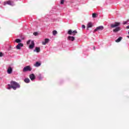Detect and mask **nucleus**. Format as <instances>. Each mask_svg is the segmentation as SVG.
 Listing matches in <instances>:
<instances>
[{
    "label": "nucleus",
    "mask_w": 129,
    "mask_h": 129,
    "mask_svg": "<svg viewBox=\"0 0 129 129\" xmlns=\"http://www.w3.org/2000/svg\"><path fill=\"white\" fill-rule=\"evenodd\" d=\"M15 42H16V43H18L19 44H20V43H21V42H22V40H21L20 39H16L15 40Z\"/></svg>",
    "instance_id": "obj_18"
},
{
    "label": "nucleus",
    "mask_w": 129,
    "mask_h": 129,
    "mask_svg": "<svg viewBox=\"0 0 129 129\" xmlns=\"http://www.w3.org/2000/svg\"><path fill=\"white\" fill-rule=\"evenodd\" d=\"M104 29V27L103 26H100L99 27H97L94 30V33H95V32H97V31H102Z\"/></svg>",
    "instance_id": "obj_6"
},
{
    "label": "nucleus",
    "mask_w": 129,
    "mask_h": 129,
    "mask_svg": "<svg viewBox=\"0 0 129 129\" xmlns=\"http://www.w3.org/2000/svg\"><path fill=\"white\" fill-rule=\"evenodd\" d=\"M6 5H9V6H14V1H9L7 2H5L4 3V5L6 6Z\"/></svg>",
    "instance_id": "obj_5"
},
{
    "label": "nucleus",
    "mask_w": 129,
    "mask_h": 129,
    "mask_svg": "<svg viewBox=\"0 0 129 129\" xmlns=\"http://www.w3.org/2000/svg\"><path fill=\"white\" fill-rule=\"evenodd\" d=\"M120 25V22H115L113 24H111V28H115L117 27L115 29L113 30V31L114 33H117V32L120 31V28L118 27V26Z\"/></svg>",
    "instance_id": "obj_2"
},
{
    "label": "nucleus",
    "mask_w": 129,
    "mask_h": 129,
    "mask_svg": "<svg viewBox=\"0 0 129 129\" xmlns=\"http://www.w3.org/2000/svg\"><path fill=\"white\" fill-rule=\"evenodd\" d=\"M61 5H63L64 4V0H61L60 2Z\"/></svg>",
    "instance_id": "obj_23"
},
{
    "label": "nucleus",
    "mask_w": 129,
    "mask_h": 129,
    "mask_svg": "<svg viewBox=\"0 0 129 129\" xmlns=\"http://www.w3.org/2000/svg\"><path fill=\"white\" fill-rule=\"evenodd\" d=\"M41 51L40 47H36L35 49L34 50V52H36V53H39Z\"/></svg>",
    "instance_id": "obj_13"
},
{
    "label": "nucleus",
    "mask_w": 129,
    "mask_h": 129,
    "mask_svg": "<svg viewBox=\"0 0 129 129\" xmlns=\"http://www.w3.org/2000/svg\"><path fill=\"white\" fill-rule=\"evenodd\" d=\"M68 34L69 35H73V36H75V35L77 34V30L72 31L71 30H69L68 31Z\"/></svg>",
    "instance_id": "obj_4"
},
{
    "label": "nucleus",
    "mask_w": 129,
    "mask_h": 129,
    "mask_svg": "<svg viewBox=\"0 0 129 129\" xmlns=\"http://www.w3.org/2000/svg\"><path fill=\"white\" fill-rule=\"evenodd\" d=\"M93 26V24L92 23V22H89L87 26V30H88L89 28H92Z\"/></svg>",
    "instance_id": "obj_10"
},
{
    "label": "nucleus",
    "mask_w": 129,
    "mask_h": 129,
    "mask_svg": "<svg viewBox=\"0 0 129 129\" xmlns=\"http://www.w3.org/2000/svg\"><path fill=\"white\" fill-rule=\"evenodd\" d=\"M32 68L30 66H27L24 68L23 70V72H28V71H32Z\"/></svg>",
    "instance_id": "obj_3"
},
{
    "label": "nucleus",
    "mask_w": 129,
    "mask_h": 129,
    "mask_svg": "<svg viewBox=\"0 0 129 129\" xmlns=\"http://www.w3.org/2000/svg\"><path fill=\"white\" fill-rule=\"evenodd\" d=\"M34 47H35V43L33 41H32L31 44L29 45V48L33 49Z\"/></svg>",
    "instance_id": "obj_11"
},
{
    "label": "nucleus",
    "mask_w": 129,
    "mask_h": 129,
    "mask_svg": "<svg viewBox=\"0 0 129 129\" xmlns=\"http://www.w3.org/2000/svg\"><path fill=\"white\" fill-rule=\"evenodd\" d=\"M22 47H24V44L21 43H18L16 46V49H17V50H21V48H22Z\"/></svg>",
    "instance_id": "obj_7"
},
{
    "label": "nucleus",
    "mask_w": 129,
    "mask_h": 129,
    "mask_svg": "<svg viewBox=\"0 0 129 129\" xmlns=\"http://www.w3.org/2000/svg\"><path fill=\"white\" fill-rule=\"evenodd\" d=\"M52 34H53V36H56V35H57V34H58V32L56 30H53L52 31Z\"/></svg>",
    "instance_id": "obj_19"
},
{
    "label": "nucleus",
    "mask_w": 129,
    "mask_h": 129,
    "mask_svg": "<svg viewBox=\"0 0 129 129\" xmlns=\"http://www.w3.org/2000/svg\"><path fill=\"white\" fill-rule=\"evenodd\" d=\"M121 39H122V37H119L117 40H115V42L116 43H119V42L121 41Z\"/></svg>",
    "instance_id": "obj_16"
},
{
    "label": "nucleus",
    "mask_w": 129,
    "mask_h": 129,
    "mask_svg": "<svg viewBox=\"0 0 129 129\" xmlns=\"http://www.w3.org/2000/svg\"><path fill=\"white\" fill-rule=\"evenodd\" d=\"M97 14L96 13H93L92 14V18H96Z\"/></svg>",
    "instance_id": "obj_20"
},
{
    "label": "nucleus",
    "mask_w": 129,
    "mask_h": 129,
    "mask_svg": "<svg viewBox=\"0 0 129 129\" xmlns=\"http://www.w3.org/2000/svg\"><path fill=\"white\" fill-rule=\"evenodd\" d=\"M8 86L9 87L8 89H11V88H12L14 90H16L17 88H20V87H21V85L14 81H11L10 84H8Z\"/></svg>",
    "instance_id": "obj_1"
},
{
    "label": "nucleus",
    "mask_w": 129,
    "mask_h": 129,
    "mask_svg": "<svg viewBox=\"0 0 129 129\" xmlns=\"http://www.w3.org/2000/svg\"><path fill=\"white\" fill-rule=\"evenodd\" d=\"M33 35L34 36H38V32H34Z\"/></svg>",
    "instance_id": "obj_21"
},
{
    "label": "nucleus",
    "mask_w": 129,
    "mask_h": 129,
    "mask_svg": "<svg viewBox=\"0 0 129 129\" xmlns=\"http://www.w3.org/2000/svg\"><path fill=\"white\" fill-rule=\"evenodd\" d=\"M29 77L31 79V80H32V81L35 80L36 77L35 76V75H34V74H32L31 75H30Z\"/></svg>",
    "instance_id": "obj_9"
},
{
    "label": "nucleus",
    "mask_w": 129,
    "mask_h": 129,
    "mask_svg": "<svg viewBox=\"0 0 129 129\" xmlns=\"http://www.w3.org/2000/svg\"><path fill=\"white\" fill-rule=\"evenodd\" d=\"M3 56H4L3 52H0V57H3Z\"/></svg>",
    "instance_id": "obj_25"
},
{
    "label": "nucleus",
    "mask_w": 129,
    "mask_h": 129,
    "mask_svg": "<svg viewBox=\"0 0 129 129\" xmlns=\"http://www.w3.org/2000/svg\"><path fill=\"white\" fill-rule=\"evenodd\" d=\"M127 38L129 39V36H127Z\"/></svg>",
    "instance_id": "obj_29"
},
{
    "label": "nucleus",
    "mask_w": 129,
    "mask_h": 129,
    "mask_svg": "<svg viewBox=\"0 0 129 129\" xmlns=\"http://www.w3.org/2000/svg\"><path fill=\"white\" fill-rule=\"evenodd\" d=\"M93 49H94V50H95V46H94Z\"/></svg>",
    "instance_id": "obj_28"
},
{
    "label": "nucleus",
    "mask_w": 129,
    "mask_h": 129,
    "mask_svg": "<svg viewBox=\"0 0 129 129\" xmlns=\"http://www.w3.org/2000/svg\"><path fill=\"white\" fill-rule=\"evenodd\" d=\"M34 66L35 67H39V66H41V63L37 61L34 64Z\"/></svg>",
    "instance_id": "obj_15"
},
{
    "label": "nucleus",
    "mask_w": 129,
    "mask_h": 129,
    "mask_svg": "<svg viewBox=\"0 0 129 129\" xmlns=\"http://www.w3.org/2000/svg\"><path fill=\"white\" fill-rule=\"evenodd\" d=\"M68 39L69 41H72V42H73V41L75 40V37L74 36H69L68 37Z\"/></svg>",
    "instance_id": "obj_12"
},
{
    "label": "nucleus",
    "mask_w": 129,
    "mask_h": 129,
    "mask_svg": "<svg viewBox=\"0 0 129 129\" xmlns=\"http://www.w3.org/2000/svg\"><path fill=\"white\" fill-rule=\"evenodd\" d=\"M38 78L40 80H42V77L41 76V75H39Z\"/></svg>",
    "instance_id": "obj_22"
},
{
    "label": "nucleus",
    "mask_w": 129,
    "mask_h": 129,
    "mask_svg": "<svg viewBox=\"0 0 129 129\" xmlns=\"http://www.w3.org/2000/svg\"><path fill=\"white\" fill-rule=\"evenodd\" d=\"M24 82H25V83H30V79L26 78L24 80Z\"/></svg>",
    "instance_id": "obj_17"
},
{
    "label": "nucleus",
    "mask_w": 129,
    "mask_h": 129,
    "mask_svg": "<svg viewBox=\"0 0 129 129\" xmlns=\"http://www.w3.org/2000/svg\"><path fill=\"white\" fill-rule=\"evenodd\" d=\"M7 73L8 74H12L13 73V69L12 67H9L7 70Z\"/></svg>",
    "instance_id": "obj_8"
},
{
    "label": "nucleus",
    "mask_w": 129,
    "mask_h": 129,
    "mask_svg": "<svg viewBox=\"0 0 129 129\" xmlns=\"http://www.w3.org/2000/svg\"><path fill=\"white\" fill-rule=\"evenodd\" d=\"M47 43H49V39L46 38L44 41L42 42V45H46Z\"/></svg>",
    "instance_id": "obj_14"
},
{
    "label": "nucleus",
    "mask_w": 129,
    "mask_h": 129,
    "mask_svg": "<svg viewBox=\"0 0 129 129\" xmlns=\"http://www.w3.org/2000/svg\"><path fill=\"white\" fill-rule=\"evenodd\" d=\"M30 43H31V40H29L27 41V44L29 45V44H30Z\"/></svg>",
    "instance_id": "obj_24"
},
{
    "label": "nucleus",
    "mask_w": 129,
    "mask_h": 129,
    "mask_svg": "<svg viewBox=\"0 0 129 129\" xmlns=\"http://www.w3.org/2000/svg\"><path fill=\"white\" fill-rule=\"evenodd\" d=\"M82 29H85V25H82Z\"/></svg>",
    "instance_id": "obj_26"
},
{
    "label": "nucleus",
    "mask_w": 129,
    "mask_h": 129,
    "mask_svg": "<svg viewBox=\"0 0 129 129\" xmlns=\"http://www.w3.org/2000/svg\"><path fill=\"white\" fill-rule=\"evenodd\" d=\"M127 24V21H124V22H123V24H124V25H125V24Z\"/></svg>",
    "instance_id": "obj_27"
}]
</instances>
